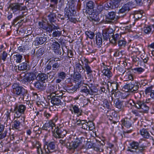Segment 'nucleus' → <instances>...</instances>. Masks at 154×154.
Masks as SVG:
<instances>
[{"mask_svg": "<svg viewBox=\"0 0 154 154\" xmlns=\"http://www.w3.org/2000/svg\"><path fill=\"white\" fill-rule=\"evenodd\" d=\"M141 58L144 63H147L149 60V58L146 55L143 56L141 55Z\"/></svg>", "mask_w": 154, "mask_h": 154, "instance_id": "nucleus-59", "label": "nucleus"}, {"mask_svg": "<svg viewBox=\"0 0 154 154\" xmlns=\"http://www.w3.org/2000/svg\"><path fill=\"white\" fill-rule=\"evenodd\" d=\"M67 134L66 130L63 128L57 127L53 133V136L55 138H63Z\"/></svg>", "mask_w": 154, "mask_h": 154, "instance_id": "nucleus-7", "label": "nucleus"}, {"mask_svg": "<svg viewBox=\"0 0 154 154\" xmlns=\"http://www.w3.org/2000/svg\"><path fill=\"white\" fill-rule=\"evenodd\" d=\"M87 85L83 83V82L80 83L79 82L78 83V90L79 92H82L83 90V89H85L87 87Z\"/></svg>", "mask_w": 154, "mask_h": 154, "instance_id": "nucleus-37", "label": "nucleus"}, {"mask_svg": "<svg viewBox=\"0 0 154 154\" xmlns=\"http://www.w3.org/2000/svg\"><path fill=\"white\" fill-rule=\"evenodd\" d=\"M83 89V90H82V92H81L82 93H85L87 94H91L90 91L89 90V89H88L87 87H86L85 89Z\"/></svg>", "mask_w": 154, "mask_h": 154, "instance_id": "nucleus-60", "label": "nucleus"}, {"mask_svg": "<svg viewBox=\"0 0 154 154\" xmlns=\"http://www.w3.org/2000/svg\"><path fill=\"white\" fill-rule=\"evenodd\" d=\"M102 64L104 68L102 71L103 74L105 76L107 77L108 78L110 79L112 75V72L108 68L109 67L108 66L107 67V66H106L104 63H103Z\"/></svg>", "mask_w": 154, "mask_h": 154, "instance_id": "nucleus-13", "label": "nucleus"}, {"mask_svg": "<svg viewBox=\"0 0 154 154\" xmlns=\"http://www.w3.org/2000/svg\"><path fill=\"white\" fill-rule=\"evenodd\" d=\"M39 28L45 30L47 32L51 33L54 29H60L58 26H55L52 23L48 24V25L46 24L45 22H38Z\"/></svg>", "mask_w": 154, "mask_h": 154, "instance_id": "nucleus-4", "label": "nucleus"}, {"mask_svg": "<svg viewBox=\"0 0 154 154\" xmlns=\"http://www.w3.org/2000/svg\"><path fill=\"white\" fill-rule=\"evenodd\" d=\"M44 116L46 119H49L52 116V114L48 112L47 111H45L44 113Z\"/></svg>", "mask_w": 154, "mask_h": 154, "instance_id": "nucleus-55", "label": "nucleus"}, {"mask_svg": "<svg viewBox=\"0 0 154 154\" xmlns=\"http://www.w3.org/2000/svg\"><path fill=\"white\" fill-rule=\"evenodd\" d=\"M131 58L132 61L134 62H136L137 61H138L139 59L136 56H131Z\"/></svg>", "mask_w": 154, "mask_h": 154, "instance_id": "nucleus-64", "label": "nucleus"}, {"mask_svg": "<svg viewBox=\"0 0 154 154\" xmlns=\"http://www.w3.org/2000/svg\"><path fill=\"white\" fill-rule=\"evenodd\" d=\"M112 2L113 6L114 8H118L120 3V1L119 0H112Z\"/></svg>", "mask_w": 154, "mask_h": 154, "instance_id": "nucleus-49", "label": "nucleus"}, {"mask_svg": "<svg viewBox=\"0 0 154 154\" xmlns=\"http://www.w3.org/2000/svg\"><path fill=\"white\" fill-rule=\"evenodd\" d=\"M154 90V86L151 85L146 88L145 91V93L146 94L150 93V94Z\"/></svg>", "mask_w": 154, "mask_h": 154, "instance_id": "nucleus-40", "label": "nucleus"}, {"mask_svg": "<svg viewBox=\"0 0 154 154\" xmlns=\"http://www.w3.org/2000/svg\"><path fill=\"white\" fill-rule=\"evenodd\" d=\"M74 141L70 143L66 140H60V143L63 146H65L70 150H74L77 147V137L74 136L73 138Z\"/></svg>", "mask_w": 154, "mask_h": 154, "instance_id": "nucleus-5", "label": "nucleus"}, {"mask_svg": "<svg viewBox=\"0 0 154 154\" xmlns=\"http://www.w3.org/2000/svg\"><path fill=\"white\" fill-rule=\"evenodd\" d=\"M78 137V147L81 149L85 147L86 144L84 137L79 135Z\"/></svg>", "mask_w": 154, "mask_h": 154, "instance_id": "nucleus-17", "label": "nucleus"}, {"mask_svg": "<svg viewBox=\"0 0 154 154\" xmlns=\"http://www.w3.org/2000/svg\"><path fill=\"white\" fill-rule=\"evenodd\" d=\"M146 147V146L143 144L139 146L138 142L133 141L130 143L128 151L133 153L134 154H137L143 152Z\"/></svg>", "mask_w": 154, "mask_h": 154, "instance_id": "nucleus-1", "label": "nucleus"}, {"mask_svg": "<svg viewBox=\"0 0 154 154\" xmlns=\"http://www.w3.org/2000/svg\"><path fill=\"white\" fill-rule=\"evenodd\" d=\"M58 77L59 78L64 79L66 77V74L64 72H61L58 73Z\"/></svg>", "mask_w": 154, "mask_h": 154, "instance_id": "nucleus-54", "label": "nucleus"}, {"mask_svg": "<svg viewBox=\"0 0 154 154\" xmlns=\"http://www.w3.org/2000/svg\"><path fill=\"white\" fill-rule=\"evenodd\" d=\"M104 107L107 109H109L110 108V105L109 102L107 101H106L104 103Z\"/></svg>", "mask_w": 154, "mask_h": 154, "instance_id": "nucleus-63", "label": "nucleus"}, {"mask_svg": "<svg viewBox=\"0 0 154 154\" xmlns=\"http://www.w3.org/2000/svg\"><path fill=\"white\" fill-rule=\"evenodd\" d=\"M120 95L121 96V98L124 99L127 98L129 96L130 94L126 93H121Z\"/></svg>", "mask_w": 154, "mask_h": 154, "instance_id": "nucleus-57", "label": "nucleus"}, {"mask_svg": "<svg viewBox=\"0 0 154 154\" xmlns=\"http://www.w3.org/2000/svg\"><path fill=\"white\" fill-rule=\"evenodd\" d=\"M34 87L40 90H44L46 88V84L45 83L41 82L39 81H37L34 84Z\"/></svg>", "mask_w": 154, "mask_h": 154, "instance_id": "nucleus-21", "label": "nucleus"}, {"mask_svg": "<svg viewBox=\"0 0 154 154\" xmlns=\"http://www.w3.org/2000/svg\"><path fill=\"white\" fill-rule=\"evenodd\" d=\"M60 60H55V59H52L50 61V62L52 61L55 62V63L52 65V66L53 70H55V69H57L60 67Z\"/></svg>", "mask_w": 154, "mask_h": 154, "instance_id": "nucleus-34", "label": "nucleus"}, {"mask_svg": "<svg viewBox=\"0 0 154 154\" xmlns=\"http://www.w3.org/2000/svg\"><path fill=\"white\" fill-rule=\"evenodd\" d=\"M7 56V53L5 51H3L2 54V59L4 61L6 59Z\"/></svg>", "mask_w": 154, "mask_h": 154, "instance_id": "nucleus-58", "label": "nucleus"}, {"mask_svg": "<svg viewBox=\"0 0 154 154\" xmlns=\"http://www.w3.org/2000/svg\"><path fill=\"white\" fill-rule=\"evenodd\" d=\"M112 32V30L111 28H106L103 31L102 35L103 39L105 40H107L109 38V40L110 38H109V34H111Z\"/></svg>", "mask_w": 154, "mask_h": 154, "instance_id": "nucleus-15", "label": "nucleus"}, {"mask_svg": "<svg viewBox=\"0 0 154 154\" xmlns=\"http://www.w3.org/2000/svg\"><path fill=\"white\" fill-rule=\"evenodd\" d=\"M30 66L29 63L26 62L19 64L18 66V69L20 70H25L29 69Z\"/></svg>", "mask_w": 154, "mask_h": 154, "instance_id": "nucleus-23", "label": "nucleus"}, {"mask_svg": "<svg viewBox=\"0 0 154 154\" xmlns=\"http://www.w3.org/2000/svg\"><path fill=\"white\" fill-rule=\"evenodd\" d=\"M115 101H116L115 103L116 107L119 109H122V102L118 99Z\"/></svg>", "mask_w": 154, "mask_h": 154, "instance_id": "nucleus-42", "label": "nucleus"}, {"mask_svg": "<svg viewBox=\"0 0 154 154\" xmlns=\"http://www.w3.org/2000/svg\"><path fill=\"white\" fill-rule=\"evenodd\" d=\"M55 144L54 142H48L45 141L44 143V149L46 153L49 154L54 152L55 150Z\"/></svg>", "mask_w": 154, "mask_h": 154, "instance_id": "nucleus-6", "label": "nucleus"}, {"mask_svg": "<svg viewBox=\"0 0 154 154\" xmlns=\"http://www.w3.org/2000/svg\"><path fill=\"white\" fill-rule=\"evenodd\" d=\"M103 145H98L95 147L94 149L97 152H103Z\"/></svg>", "mask_w": 154, "mask_h": 154, "instance_id": "nucleus-50", "label": "nucleus"}, {"mask_svg": "<svg viewBox=\"0 0 154 154\" xmlns=\"http://www.w3.org/2000/svg\"><path fill=\"white\" fill-rule=\"evenodd\" d=\"M78 45L79 46V47L78 48V50L79 51V54L82 55L83 52V46L82 44L81 43L79 44H78Z\"/></svg>", "mask_w": 154, "mask_h": 154, "instance_id": "nucleus-46", "label": "nucleus"}, {"mask_svg": "<svg viewBox=\"0 0 154 154\" xmlns=\"http://www.w3.org/2000/svg\"><path fill=\"white\" fill-rule=\"evenodd\" d=\"M54 119H52L49 120L46 124L47 128L48 129L49 128L50 130H51L52 133L54 132V129H55V124L54 122Z\"/></svg>", "mask_w": 154, "mask_h": 154, "instance_id": "nucleus-20", "label": "nucleus"}, {"mask_svg": "<svg viewBox=\"0 0 154 154\" xmlns=\"http://www.w3.org/2000/svg\"><path fill=\"white\" fill-rule=\"evenodd\" d=\"M51 48L55 53L57 52L60 48V44L57 41L54 40L51 45Z\"/></svg>", "mask_w": 154, "mask_h": 154, "instance_id": "nucleus-29", "label": "nucleus"}, {"mask_svg": "<svg viewBox=\"0 0 154 154\" xmlns=\"http://www.w3.org/2000/svg\"><path fill=\"white\" fill-rule=\"evenodd\" d=\"M38 80L40 81L43 83H45V81L48 79V75L44 73H39L37 76Z\"/></svg>", "mask_w": 154, "mask_h": 154, "instance_id": "nucleus-28", "label": "nucleus"}, {"mask_svg": "<svg viewBox=\"0 0 154 154\" xmlns=\"http://www.w3.org/2000/svg\"><path fill=\"white\" fill-rule=\"evenodd\" d=\"M85 34L87 37L91 39H93L94 36V33L93 32L89 31H86Z\"/></svg>", "mask_w": 154, "mask_h": 154, "instance_id": "nucleus-48", "label": "nucleus"}, {"mask_svg": "<svg viewBox=\"0 0 154 154\" xmlns=\"http://www.w3.org/2000/svg\"><path fill=\"white\" fill-rule=\"evenodd\" d=\"M80 58L81 59V60L78 59L79 61V63H78V73L83 72V69L82 67V66L83 65V60H85L86 62H88V60L85 59L84 57H80Z\"/></svg>", "mask_w": 154, "mask_h": 154, "instance_id": "nucleus-18", "label": "nucleus"}, {"mask_svg": "<svg viewBox=\"0 0 154 154\" xmlns=\"http://www.w3.org/2000/svg\"><path fill=\"white\" fill-rule=\"evenodd\" d=\"M126 42L123 37H122L118 42L119 46L120 47L125 46L126 44Z\"/></svg>", "mask_w": 154, "mask_h": 154, "instance_id": "nucleus-41", "label": "nucleus"}, {"mask_svg": "<svg viewBox=\"0 0 154 154\" xmlns=\"http://www.w3.org/2000/svg\"><path fill=\"white\" fill-rule=\"evenodd\" d=\"M43 51L42 48H40L38 49L36 52L35 53V56L37 57H40L43 54Z\"/></svg>", "mask_w": 154, "mask_h": 154, "instance_id": "nucleus-44", "label": "nucleus"}, {"mask_svg": "<svg viewBox=\"0 0 154 154\" xmlns=\"http://www.w3.org/2000/svg\"><path fill=\"white\" fill-rule=\"evenodd\" d=\"M152 26L150 25H145L142 29V31L146 34H148L152 32Z\"/></svg>", "mask_w": 154, "mask_h": 154, "instance_id": "nucleus-31", "label": "nucleus"}, {"mask_svg": "<svg viewBox=\"0 0 154 154\" xmlns=\"http://www.w3.org/2000/svg\"><path fill=\"white\" fill-rule=\"evenodd\" d=\"M135 71V72H138L139 74H140L144 72L145 69L141 67H137L133 69Z\"/></svg>", "mask_w": 154, "mask_h": 154, "instance_id": "nucleus-51", "label": "nucleus"}, {"mask_svg": "<svg viewBox=\"0 0 154 154\" xmlns=\"http://www.w3.org/2000/svg\"><path fill=\"white\" fill-rule=\"evenodd\" d=\"M85 67L86 69L87 74H88L92 72V71L91 69V67L88 65V62H85Z\"/></svg>", "mask_w": 154, "mask_h": 154, "instance_id": "nucleus-45", "label": "nucleus"}, {"mask_svg": "<svg viewBox=\"0 0 154 154\" xmlns=\"http://www.w3.org/2000/svg\"><path fill=\"white\" fill-rule=\"evenodd\" d=\"M21 122L18 120H14L12 123V127L13 129L19 130L20 128Z\"/></svg>", "mask_w": 154, "mask_h": 154, "instance_id": "nucleus-27", "label": "nucleus"}, {"mask_svg": "<svg viewBox=\"0 0 154 154\" xmlns=\"http://www.w3.org/2000/svg\"><path fill=\"white\" fill-rule=\"evenodd\" d=\"M26 109V106L22 104L16 105L14 108V112L17 115V117H19L21 114H24Z\"/></svg>", "mask_w": 154, "mask_h": 154, "instance_id": "nucleus-9", "label": "nucleus"}, {"mask_svg": "<svg viewBox=\"0 0 154 154\" xmlns=\"http://www.w3.org/2000/svg\"><path fill=\"white\" fill-rule=\"evenodd\" d=\"M104 7L106 8H113V6L111 1H107V2L105 4Z\"/></svg>", "mask_w": 154, "mask_h": 154, "instance_id": "nucleus-47", "label": "nucleus"}, {"mask_svg": "<svg viewBox=\"0 0 154 154\" xmlns=\"http://www.w3.org/2000/svg\"><path fill=\"white\" fill-rule=\"evenodd\" d=\"M76 7L73 4H71L69 5L68 7L66 6L64 9L65 17L69 19L71 16H76Z\"/></svg>", "mask_w": 154, "mask_h": 154, "instance_id": "nucleus-3", "label": "nucleus"}, {"mask_svg": "<svg viewBox=\"0 0 154 154\" xmlns=\"http://www.w3.org/2000/svg\"><path fill=\"white\" fill-rule=\"evenodd\" d=\"M141 135L143 137L149 139L150 137V134L148 130L146 129L143 128L140 130Z\"/></svg>", "mask_w": 154, "mask_h": 154, "instance_id": "nucleus-26", "label": "nucleus"}, {"mask_svg": "<svg viewBox=\"0 0 154 154\" xmlns=\"http://www.w3.org/2000/svg\"><path fill=\"white\" fill-rule=\"evenodd\" d=\"M81 123L78 125V128H79V130H80V128L85 129L87 128V125L85 123L84 121H82V122H81Z\"/></svg>", "mask_w": 154, "mask_h": 154, "instance_id": "nucleus-43", "label": "nucleus"}, {"mask_svg": "<svg viewBox=\"0 0 154 154\" xmlns=\"http://www.w3.org/2000/svg\"><path fill=\"white\" fill-rule=\"evenodd\" d=\"M138 109H141L143 111H146L149 109V107L142 101L140 100H137L134 103L133 105Z\"/></svg>", "mask_w": 154, "mask_h": 154, "instance_id": "nucleus-10", "label": "nucleus"}, {"mask_svg": "<svg viewBox=\"0 0 154 154\" xmlns=\"http://www.w3.org/2000/svg\"><path fill=\"white\" fill-rule=\"evenodd\" d=\"M70 110L72 113H73L75 114L77 113V106L75 105H72Z\"/></svg>", "mask_w": 154, "mask_h": 154, "instance_id": "nucleus-53", "label": "nucleus"}, {"mask_svg": "<svg viewBox=\"0 0 154 154\" xmlns=\"http://www.w3.org/2000/svg\"><path fill=\"white\" fill-rule=\"evenodd\" d=\"M116 15V13L114 12H109L106 16V18L108 20H114L115 18Z\"/></svg>", "mask_w": 154, "mask_h": 154, "instance_id": "nucleus-36", "label": "nucleus"}, {"mask_svg": "<svg viewBox=\"0 0 154 154\" xmlns=\"http://www.w3.org/2000/svg\"><path fill=\"white\" fill-rule=\"evenodd\" d=\"M36 78V75L33 72H28L23 80L25 82H30Z\"/></svg>", "mask_w": 154, "mask_h": 154, "instance_id": "nucleus-16", "label": "nucleus"}, {"mask_svg": "<svg viewBox=\"0 0 154 154\" xmlns=\"http://www.w3.org/2000/svg\"><path fill=\"white\" fill-rule=\"evenodd\" d=\"M58 29H54L55 31L53 32L52 35L54 37H59L62 34V31H60Z\"/></svg>", "mask_w": 154, "mask_h": 154, "instance_id": "nucleus-39", "label": "nucleus"}, {"mask_svg": "<svg viewBox=\"0 0 154 154\" xmlns=\"http://www.w3.org/2000/svg\"><path fill=\"white\" fill-rule=\"evenodd\" d=\"M35 143H38V146L37 147V152L38 154H43V152L42 151V149L41 148V145L39 144V142L35 141Z\"/></svg>", "mask_w": 154, "mask_h": 154, "instance_id": "nucleus-52", "label": "nucleus"}, {"mask_svg": "<svg viewBox=\"0 0 154 154\" xmlns=\"http://www.w3.org/2000/svg\"><path fill=\"white\" fill-rule=\"evenodd\" d=\"M23 17V16H20L17 17L15 19L13 20V22L14 24H15V23H16L17 21L19 20L20 19H22Z\"/></svg>", "mask_w": 154, "mask_h": 154, "instance_id": "nucleus-62", "label": "nucleus"}, {"mask_svg": "<svg viewBox=\"0 0 154 154\" xmlns=\"http://www.w3.org/2000/svg\"><path fill=\"white\" fill-rule=\"evenodd\" d=\"M94 2L91 1H90L86 4V11L88 13L89 12L90 10H93L94 8Z\"/></svg>", "mask_w": 154, "mask_h": 154, "instance_id": "nucleus-35", "label": "nucleus"}, {"mask_svg": "<svg viewBox=\"0 0 154 154\" xmlns=\"http://www.w3.org/2000/svg\"><path fill=\"white\" fill-rule=\"evenodd\" d=\"M80 73H79L78 74V83L79 82V83L82 82L83 81V78L82 77V75L83 73L82 72H80Z\"/></svg>", "mask_w": 154, "mask_h": 154, "instance_id": "nucleus-56", "label": "nucleus"}, {"mask_svg": "<svg viewBox=\"0 0 154 154\" xmlns=\"http://www.w3.org/2000/svg\"><path fill=\"white\" fill-rule=\"evenodd\" d=\"M139 83L137 82H135L134 84L131 82L124 85L123 88L128 90V91L132 90L133 91H136L139 88Z\"/></svg>", "mask_w": 154, "mask_h": 154, "instance_id": "nucleus-11", "label": "nucleus"}, {"mask_svg": "<svg viewBox=\"0 0 154 154\" xmlns=\"http://www.w3.org/2000/svg\"><path fill=\"white\" fill-rule=\"evenodd\" d=\"M10 7L13 12L17 11H25L27 9L26 6L23 5V3H15L11 4Z\"/></svg>", "mask_w": 154, "mask_h": 154, "instance_id": "nucleus-8", "label": "nucleus"}, {"mask_svg": "<svg viewBox=\"0 0 154 154\" xmlns=\"http://www.w3.org/2000/svg\"><path fill=\"white\" fill-rule=\"evenodd\" d=\"M132 3L129 2L125 5L122 8L120 9L119 13H123L127 11H128L130 10V8L131 6Z\"/></svg>", "mask_w": 154, "mask_h": 154, "instance_id": "nucleus-19", "label": "nucleus"}, {"mask_svg": "<svg viewBox=\"0 0 154 154\" xmlns=\"http://www.w3.org/2000/svg\"><path fill=\"white\" fill-rule=\"evenodd\" d=\"M122 34L120 35L116 34L112 36V38L113 39V41L111 42L113 43H116L117 42H118L121 38H122Z\"/></svg>", "mask_w": 154, "mask_h": 154, "instance_id": "nucleus-33", "label": "nucleus"}, {"mask_svg": "<svg viewBox=\"0 0 154 154\" xmlns=\"http://www.w3.org/2000/svg\"><path fill=\"white\" fill-rule=\"evenodd\" d=\"M47 40L46 38L44 36L37 37L36 38L35 41L38 45L43 44Z\"/></svg>", "mask_w": 154, "mask_h": 154, "instance_id": "nucleus-32", "label": "nucleus"}, {"mask_svg": "<svg viewBox=\"0 0 154 154\" xmlns=\"http://www.w3.org/2000/svg\"><path fill=\"white\" fill-rule=\"evenodd\" d=\"M60 96H53L51 97V102L53 105L57 106L61 105L62 102L60 99Z\"/></svg>", "mask_w": 154, "mask_h": 154, "instance_id": "nucleus-14", "label": "nucleus"}, {"mask_svg": "<svg viewBox=\"0 0 154 154\" xmlns=\"http://www.w3.org/2000/svg\"><path fill=\"white\" fill-rule=\"evenodd\" d=\"M49 90L48 91L51 93H55V95H57L58 94L57 92H56L57 85H52V84H49L48 85Z\"/></svg>", "mask_w": 154, "mask_h": 154, "instance_id": "nucleus-30", "label": "nucleus"}, {"mask_svg": "<svg viewBox=\"0 0 154 154\" xmlns=\"http://www.w3.org/2000/svg\"><path fill=\"white\" fill-rule=\"evenodd\" d=\"M12 88L15 94L17 95L21 96L23 100H24L26 96L27 97H29V94H28L27 90L24 88L22 86H20L19 84L14 83L12 85Z\"/></svg>", "mask_w": 154, "mask_h": 154, "instance_id": "nucleus-2", "label": "nucleus"}, {"mask_svg": "<svg viewBox=\"0 0 154 154\" xmlns=\"http://www.w3.org/2000/svg\"><path fill=\"white\" fill-rule=\"evenodd\" d=\"M121 122L123 125L129 128L131 126V121L130 119L125 118L122 119Z\"/></svg>", "mask_w": 154, "mask_h": 154, "instance_id": "nucleus-24", "label": "nucleus"}, {"mask_svg": "<svg viewBox=\"0 0 154 154\" xmlns=\"http://www.w3.org/2000/svg\"><path fill=\"white\" fill-rule=\"evenodd\" d=\"M89 14V16L88 17V19L90 21L94 23L95 22H99L100 20L99 15L96 13L93 12L91 14H90V12H89L88 13Z\"/></svg>", "mask_w": 154, "mask_h": 154, "instance_id": "nucleus-12", "label": "nucleus"}, {"mask_svg": "<svg viewBox=\"0 0 154 154\" xmlns=\"http://www.w3.org/2000/svg\"><path fill=\"white\" fill-rule=\"evenodd\" d=\"M122 75H124V79L125 81H132L134 79L133 75L131 74L129 71L126 72L124 71L122 73Z\"/></svg>", "mask_w": 154, "mask_h": 154, "instance_id": "nucleus-22", "label": "nucleus"}, {"mask_svg": "<svg viewBox=\"0 0 154 154\" xmlns=\"http://www.w3.org/2000/svg\"><path fill=\"white\" fill-rule=\"evenodd\" d=\"M96 43L98 45V48L100 47L102 45V39L101 35L100 33H97L96 36Z\"/></svg>", "mask_w": 154, "mask_h": 154, "instance_id": "nucleus-25", "label": "nucleus"}, {"mask_svg": "<svg viewBox=\"0 0 154 154\" xmlns=\"http://www.w3.org/2000/svg\"><path fill=\"white\" fill-rule=\"evenodd\" d=\"M111 86L112 88V89L113 90H116L118 89V85L117 82H116L112 83L111 85Z\"/></svg>", "mask_w": 154, "mask_h": 154, "instance_id": "nucleus-61", "label": "nucleus"}, {"mask_svg": "<svg viewBox=\"0 0 154 154\" xmlns=\"http://www.w3.org/2000/svg\"><path fill=\"white\" fill-rule=\"evenodd\" d=\"M14 57L16 63H20L21 62V60L23 58L22 55L17 54L16 55H14Z\"/></svg>", "mask_w": 154, "mask_h": 154, "instance_id": "nucleus-38", "label": "nucleus"}]
</instances>
